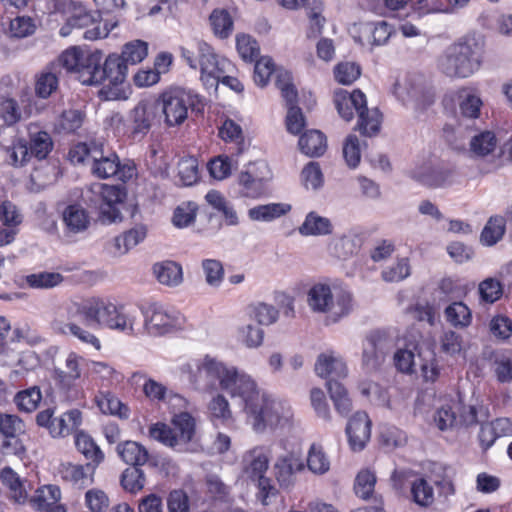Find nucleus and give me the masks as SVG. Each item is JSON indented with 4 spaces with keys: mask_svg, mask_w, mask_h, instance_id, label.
<instances>
[{
    "mask_svg": "<svg viewBox=\"0 0 512 512\" xmlns=\"http://www.w3.org/2000/svg\"><path fill=\"white\" fill-rule=\"evenodd\" d=\"M138 320L139 309L91 298L60 308L51 322V329L57 335L74 337L82 344L99 350L100 340L90 329L108 328L128 336H139Z\"/></svg>",
    "mask_w": 512,
    "mask_h": 512,
    "instance_id": "obj_1",
    "label": "nucleus"
},
{
    "mask_svg": "<svg viewBox=\"0 0 512 512\" xmlns=\"http://www.w3.org/2000/svg\"><path fill=\"white\" fill-rule=\"evenodd\" d=\"M180 373L195 390L209 392L218 387L232 398H239L250 375L234 366H227L209 356L193 359L180 366Z\"/></svg>",
    "mask_w": 512,
    "mask_h": 512,
    "instance_id": "obj_2",
    "label": "nucleus"
},
{
    "mask_svg": "<svg viewBox=\"0 0 512 512\" xmlns=\"http://www.w3.org/2000/svg\"><path fill=\"white\" fill-rule=\"evenodd\" d=\"M239 399L253 430L257 433L264 432L266 428L288 426L293 417L292 408L288 403L274 399L261 391L252 377Z\"/></svg>",
    "mask_w": 512,
    "mask_h": 512,
    "instance_id": "obj_3",
    "label": "nucleus"
},
{
    "mask_svg": "<svg viewBox=\"0 0 512 512\" xmlns=\"http://www.w3.org/2000/svg\"><path fill=\"white\" fill-rule=\"evenodd\" d=\"M484 41L481 36L468 34L450 44L438 58V68L451 78H467L481 67Z\"/></svg>",
    "mask_w": 512,
    "mask_h": 512,
    "instance_id": "obj_4",
    "label": "nucleus"
},
{
    "mask_svg": "<svg viewBox=\"0 0 512 512\" xmlns=\"http://www.w3.org/2000/svg\"><path fill=\"white\" fill-rule=\"evenodd\" d=\"M334 102L339 115L345 121H350L354 111L357 112V129L362 135L372 137L379 133L382 115L377 108H367L366 97L362 91L354 90L349 93L346 90H340L335 94Z\"/></svg>",
    "mask_w": 512,
    "mask_h": 512,
    "instance_id": "obj_5",
    "label": "nucleus"
},
{
    "mask_svg": "<svg viewBox=\"0 0 512 512\" xmlns=\"http://www.w3.org/2000/svg\"><path fill=\"white\" fill-rule=\"evenodd\" d=\"M161 111L165 126L172 128L182 125L188 112H201L204 109L202 97L190 89L171 87L162 92L156 102Z\"/></svg>",
    "mask_w": 512,
    "mask_h": 512,
    "instance_id": "obj_6",
    "label": "nucleus"
},
{
    "mask_svg": "<svg viewBox=\"0 0 512 512\" xmlns=\"http://www.w3.org/2000/svg\"><path fill=\"white\" fill-rule=\"evenodd\" d=\"M307 303L313 312L327 313L328 319L335 323L352 310V295L349 291L337 289L335 286L332 292L329 284L319 282L310 288Z\"/></svg>",
    "mask_w": 512,
    "mask_h": 512,
    "instance_id": "obj_7",
    "label": "nucleus"
},
{
    "mask_svg": "<svg viewBox=\"0 0 512 512\" xmlns=\"http://www.w3.org/2000/svg\"><path fill=\"white\" fill-rule=\"evenodd\" d=\"M139 335L162 336L173 332L182 325V315L165 306L152 303L139 309Z\"/></svg>",
    "mask_w": 512,
    "mask_h": 512,
    "instance_id": "obj_8",
    "label": "nucleus"
},
{
    "mask_svg": "<svg viewBox=\"0 0 512 512\" xmlns=\"http://www.w3.org/2000/svg\"><path fill=\"white\" fill-rule=\"evenodd\" d=\"M394 346V337L388 331H371L363 342V367L367 371H376L379 369Z\"/></svg>",
    "mask_w": 512,
    "mask_h": 512,
    "instance_id": "obj_9",
    "label": "nucleus"
},
{
    "mask_svg": "<svg viewBox=\"0 0 512 512\" xmlns=\"http://www.w3.org/2000/svg\"><path fill=\"white\" fill-rule=\"evenodd\" d=\"M198 58L203 84L208 89H217L219 78L230 70L231 62L218 56L214 49L204 42L198 44Z\"/></svg>",
    "mask_w": 512,
    "mask_h": 512,
    "instance_id": "obj_10",
    "label": "nucleus"
},
{
    "mask_svg": "<svg viewBox=\"0 0 512 512\" xmlns=\"http://www.w3.org/2000/svg\"><path fill=\"white\" fill-rule=\"evenodd\" d=\"M90 170L97 178L116 177L122 182L130 180L135 172L133 165L121 164L119 157L115 153L110 152L105 155L102 144L98 151L92 152Z\"/></svg>",
    "mask_w": 512,
    "mask_h": 512,
    "instance_id": "obj_11",
    "label": "nucleus"
},
{
    "mask_svg": "<svg viewBox=\"0 0 512 512\" xmlns=\"http://www.w3.org/2000/svg\"><path fill=\"white\" fill-rule=\"evenodd\" d=\"M395 94L404 102L411 103L416 111L423 112L435 101V92L420 75L409 76L402 88L395 87Z\"/></svg>",
    "mask_w": 512,
    "mask_h": 512,
    "instance_id": "obj_12",
    "label": "nucleus"
},
{
    "mask_svg": "<svg viewBox=\"0 0 512 512\" xmlns=\"http://www.w3.org/2000/svg\"><path fill=\"white\" fill-rule=\"evenodd\" d=\"M25 433L23 420L14 414L0 413V451L7 455H21L25 447L20 435Z\"/></svg>",
    "mask_w": 512,
    "mask_h": 512,
    "instance_id": "obj_13",
    "label": "nucleus"
},
{
    "mask_svg": "<svg viewBox=\"0 0 512 512\" xmlns=\"http://www.w3.org/2000/svg\"><path fill=\"white\" fill-rule=\"evenodd\" d=\"M81 362L83 358L75 352H69L65 358L64 368H55V379L60 389L67 393V398L76 400L82 397V392L76 385V380L81 376Z\"/></svg>",
    "mask_w": 512,
    "mask_h": 512,
    "instance_id": "obj_14",
    "label": "nucleus"
},
{
    "mask_svg": "<svg viewBox=\"0 0 512 512\" xmlns=\"http://www.w3.org/2000/svg\"><path fill=\"white\" fill-rule=\"evenodd\" d=\"M304 468L303 460L294 452L279 456L273 465L274 476L283 489L292 488L295 485L297 473Z\"/></svg>",
    "mask_w": 512,
    "mask_h": 512,
    "instance_id": "obj_15",
    "label": "nucleus"
},
{
    "mask_svg": "<svg viewBox=\"0 0 512 512\" xmlns=\"http://www.w3.org/2000/svg\"><path fill=\"white\" fill-rule=\"evenodd\" d=\"M412 178L429 188H442L455 182V170L444 166L426 165L415 169Z\"/></svg>",
    "mask_w": 512,
    "mask_h": 512,
    "instance_id": "obj_16",
    "label": "nucleus"
},
{
    "mask_svg": "<svg viewBox=\"0 0 512 512\" xmlns=\"http://www.w3.org/2000/svg\"><path fill=\"white\" fill-rule=\"evenodd\" d=\"M346 434L353 451L364 449L371 435V421L366 412L358 411L353 415L346 426Z\"/></svg>",
    "mask_w": 512,
    "mask_h": 512,
    "instance_id": "obj_17",
    "label": "nucleus"
},
{
    "mask_svg": "<svg viewBox=\"0 0 512 512\" xmlns=\"http://www.w3.org/2000/svg\"><path fill=\"white\" fill-rule=\"evenodd\" d=\"M271 450L267 446H255L242 456L244 472L252 480L265 476L268 470Z\"/></svg>",
    "mask_w": 512,
    "mask_h": 512,
    "instance_id": "obj_18",
    "label": "nucleus"
},
{
    "mask_svg": "<svg viewBox=\"0 0 512 512\" xmlns=\"http://www.w3.org/2000/svg\"><path fill=\"white\" fill-rule=\"evenodd\" d=\"M154 111L148 103L139 102L129 113L127 129L133 139H142L151 129Z\"/></svg>",
    "mask_w": 512,
    "mask_h": 512,
    "instance_id": "obj_19",
    "label": "nucleus"
},
{
    "mask_svg": "<svg viewBox=\"0 0 512 512\" xmlns=\"http://www.w3.org/2000/svg\"><path fill=\"white\" fill-rule=\"evenodd\" d=\"M315 372L321 378L339 381L348 374L346 363L334 352L321 353L315 363Z\"/></svg>",
    "mask_w": 512,
    "mask_h": 512,
    "instance_id": "obj_20",
    "label": "nucleus"
},
{
    "mask_svg": "<svg viewBox=\"0 0 512 512\" xmlns=\"http://www.w3.org/2000/svg\"><path fill=\"white\" fill-rule=\"evenodd\" d=\"M127 70L128 66L119 55H109L104 64H101L100 84L107 81L109 88L122 84L126 79Z\"/></svg>",
    "mask_w": 512,
    "mask_h": 512,
    "instance_id": "obj_21",
    "label": "nucleus"
},
{
    "mask_svg": "<svg viewBox=\"0 0 512 512\" xmlns=\"http://www.w3.org/2000/svg\"><path fill=\"white\" fill-rule=\"evenodd\" d=\"M74 74L84 85H100V71L102 53L100 51L87 52Z\"/></svg>",
    "mask_w": 512,
    "mask_h": 512,
    "instance_id": "obj_22",
    "label": "nucleus"
},
{
    "mask_svg": "<svg viewBox=\"0 0 512 512\" xmlns=\"http://www.w3.org/2000/svg\"><path fill=\"white\" fill-rule=\"evenodd\" d=\"M75 446L88 461L86 464L87 470L93 472L95 468L104 461L105 456L103 451L89 434L83 431L76 433Z\"/></svg>",
    "mask_w": 512,
    "mask_h": 512,
    "instance_id": "obj_23",
    "label": "nucleus"
},
{
    "mask_svg": "<svg viewBox=\"0 0 512 512\" xmlns=\"http://www.w3.org/2000/svg\"><path fill=\"white\" fill-rule=\"evenodd\" d=\"M103 194V217L109 222L120 220L121 212L118 206L122 204L126 198L125 189L119 185L104 184Z\"/></svg>",
    "mask_w": 512,
    "mask_h": 512,
    "instance_id": "obj_24",
    "label": "nucleus"
},
{
    "mask_svg": "<svg viewBox=\"0 0 512 512\" xmlns=\"http://www.w3.org/2000/svg\"><path fill=\"white\" fill-rule=\"evenodd\" d=\"M118 456L130 467H140L149 458L147 449L140 443L132 440L120 442L116 447Z\"/></svg>",
    "mask_w": 512,
    "mask_h": 512,
    "instance_id": "obj_25",
    "label": "nucleus"
},
{
    "mask_svg": "<svg viewBox=\"0 0 512 512\" xmlns=\"http://www.w3.org/2000/svg\"><path fill=\"white\" fill-rule=\"evenodd\" d=\"M298 231L302 236H326L332 233L333 225L329 218L311 211L306 215Z\"/></svg>",
    "mask_w": 512,
    "mask_h": 512,
    "instance_id": "obj_26",
    "label": "nucleus"
},
{
    "mask_svg": "<svg viewBox=\"0 0 512 512\" xmlns=\"http://www.w3.org/2000/svg\"><path fill=\"white\" fill-rule=\"evenodd\" d=\"M173 429L181 447V451L187 450V445L195 434V419L188 412L175 413L172 418Z\"/></svg>",
    "mask_w": 512,
    "mask_h": 512,
    "instance_id": "obj_27",
    "label": "nucleus"
},
{
    "mask_svg": "<svg viewBox=\"0 0 512 512\" xmlns=\"http://www.w3.org/2000/svg\"><path fill=\"white\" fill-rule=\"evenodd\" d=\"M0 480L9 490V497L15 503L24 504L28 500V493L25 483L20 479L17 473L6 466L0 470Z\"/></svg>",
    "mask_w": 512,
    "mask_h": 512,
    "instance_id": "obj_28",
    "label": "nucleus"
},
{
    "mask_svg": "<svg viewBox=\"0 0 512 512\" xmlns=\"http://www.w3.org/2000/svg\"><path fill=\"white\" fill-rule=\"evenodd\" d=\"M301 152L309 157H320L327 149L325 135L319 130H309L298 141Z\"/></svg>",
    "mask_w": 512,
    "mask_h": 512,
    "instance_id": "obj_29",
    "label": "nucleus"
},
{
    "mask_svg": "<svg viewBox=\"0 0 512 512\" xmlns=\"http://www.w3.org/2000/svg\"><path fill=\"white\" fill-rule=\"evenodd\" d=\"M156 279L163 285L178 286L183 281V272L180 264L174 261H162L153 265Z\"/></svg>",
    "mask_w": 512,
    "mask_h": 512,
    "instance_id": "obj_30",
    "label": "nucleus"
},
{
    "mask_svg": "<svg viewBox=\"0 0 512 512\" xmlns=\"http://www.w3.org/2000/svg\"><path fill=\"white\" fill-rule=\"evenodd\" d=\"M290 210V204L269 203L250 208L248 210V216L253 221L271 222L287 214Z\"/></svg>",
    "mask_w": 512,
    "mask_h": 512,
    "instance_id": "obj_31",
    "label": "nucleus"
},
{
    "mask_svg": "<svg viewBox=\"0 0 512 512\" xmlns=\"http://www.w3.org/2000/svg\"><path fill=\"white\" fill-rule=\"evenodd\" d=\"M483 102L473 90L465 88L458 92V106L460 115L466 119H476L480 115Z\"/></svg>",
    "mask_w": 512,
    "mask_h": 512,
    "instance_id": "obj_32",
    "label": "nucleus"
},
{
    "mask_svg": "<svg viewBox=\"0 0 512 512\" xmlns=\"http://www.w3.org/2000/svg\"><path fill=\"white\" fill-rule=\"evenodd\" d=\"M63 221L70 232L80 233L89 227L90 217L84 208L74 204L65 208Z\"/></svg>",
    "mask_w": 512,
    "mask_h": 512,
    "instance_id": "obj_33",
    "label": "nucleus"
},
{
    "mask_svg": "<svg viewBox=\"0 0 512 512\" xmlns=\"http://www.w3.org/2000/svg\"><path fill=\"white\" fill-rule=\"evenodd\" d=\"M86 469V466L83 465L72 464L70 462L61 463L58 468V475L73 486L83 488L92 481Z\"/></svg>",
    "mask_w": 512,
    "mask_h": 512,
    "instance_id": "obj_34",
    "label": "nucleus"
},
{
    "mask_svg": "<svg viewBox=\"0 0 512 512\" xmlns=\"http://www.w3.org/2000/svg\"><path fill=\"white\" fill-rule=\"evenodd\" d=\"M469 146V151L473 156L484 157L495 150L497 139L494 132L481 131L471 137Z\"/></svg>",
    "mask_w": 512,
    "mask_h": 512,
    "instance_id": "obj_35",
    "label": "nucleus"
},
{
    "mask_svg": "<svg viewBox=\"0 0 512 512\" xmlns=\"http://www.w3.org/2000/svg\"><path fill=\"white\" fill-rule=\"evenodd\" d=\"M61 498V491L56 485H44L39 487L34 496L30 499L31 506L38 511H44L51 505L58 503Z\"/></svg>",
    "mask_w": 512,
    "mask_h": 512,
    "instance_id": "obj_36",
    "label": "nucleus"
},
{
    "mask_svg": "<svg viewBox=\"0 0 512 512\" xmlns=\"http://www.w3.org/2000/svg\"><path fill=\"white\" fill-rule=\"evenodd\" d=\"M0 119L8 127L23 119V111L17 100L9 94L0 93Z\"/></svg>",
    "mask_w": 512,
    "mask_h": 512,
    "instance_id": "obj_37",
    "label": "nucleus"
},
{
    "mask_svg": "<svg viewBox=\"0 0 512 512\" xmlns=\"http://www.w3.org/2000/svg\"><path fill=\"white\" fill-rule=\"evenodd\" d=\"M82 423V413L78 409H71L58 417V428H53V438L66 437L75 432Z\"/></svg>",
    "mask_w": 512,
    "mask_h": 512,
    "instance_id": "obj_38",
    "label": "nucleus"
},
{
    "mask_svg": "<svg viewBox=\"0 0 512 512\" xmlns=\"http://www.w3.org/2000/svg\"><path fill=\"white\" fill-rule=\"evenodd\" d=\"M208 416L214 424H225L232 419V411L226 397L222 394L214 395L207 406Z\"/></svg>",
    "mask_w": 512,
    "mask_h": 512,
    "instance_id": "obj_39",
    "label": "nucleus"
},
{
    "mask_svg": "<svg viewBox=\"0 0 512 512\" xmlns=\"http://www.w3.org/2000/svg\"><path fill=\"white\" fill-rule=\"evenodd\" d=\"M446 320L455 328H467L472 322V313L463 302H453L445 308Z\"/></svg>",
    "mask_w": 512,
    "mask_h": 512,
    "instance_id": "obj_40",
    "label": "nucleus"
},
{
    "mask_svg": "<svg viewBox=\"0 0 512 512\" xmlns=\"http://www.w3.org/2000/svg\"><path fill=\"white\" fill-rule=\"evenodd\" d=\"M326 386L334 407L339 414L347 416L352 408L347 390L339 381L327 380Z\"/></svg>",
    "mask_w": 512,
    "mask_h": 512,
    "instance_id": "obj_41",
    "label": "nucleus"
},
{
    "mask_svg": "<svg viewBox=\"0 0 512 512\" xmlns=\"http://www.w3.org/2000/svg\"><path fill=\"white\" fill-rule=\"evenodd\" d=\"M413 501L421 507H429L434 502V489L422 477H417L409 482Z\"/></svg>",
    "mask_w": 512,
    "mask_h": 512,
    "instance_id": "obj_42",
    "label": "nucleus"
},
{
    "mask_svg": "<svg viewBox=\"0 0 512 512\" xmlns=\"http://www.w3.org/2000/svg\"><path fill=\"white\" fill-rule=\"evenodd\" d=\"M209 22L213 33L221 39L228 38L233 31V20L225 9L213 10Z\"/></svg>",
    "mask_w": 512,
    "mask_h": 512,
    "instance_id": "obj_43",
    "label": "nucleus"
},
{
    "mask_svg": "<svg viewBox=\"0 0 512 512\" xmlns=\"http://www.w3.org/2000/svg\"><path fill=\"white\" fill-rule=\"evenodd\" d=\"M97 405L104 414L115 415L121 419L129 417V408L110 392L101 393L97 397Z\"/></svg>",
    "mask_w": 512,
    "mask_h": 512,
    "instance_id": "obj_44",
    "label": "nucleus"
},
{
    "mask_svg": "<svg viewBox=\"0 0 512 512\" xmlns=\"http://www.w3.org/2000/svg\"><path fill=\"white\" fill-rule=\"evenodd\" d=\"M120 484L126 492L136 494L145 487L146 475L140 467H128L121 474Z\"/></svg>",
    "mask_w": 512,
    "mask_h": 512,
    "instance_id": "obj_45",
    "label": "nucleus"
},
{
    "mask_svg": "<svg viewBox=\"0 0 512 512\" xmlns=\"http://www.w3.org/2000/svg\"><path fill=\"white\" fill-rule=\"evenodd\" d=\"M149 436L165 446L182 452L176 437V431L165 423L157 422L152 424L149 428Z\"/></svg>",
    "mask_w": 512,
    "mask_h": 512,
    "instance_id": "obj_46",
    "label": "nucleus"
},
{
    "mask_svg": "<svg viewBox=\"0 0 512 512\" xmlns=\"http://www.w3.org/2000/svg\"><path fill=\"white\" fill-rule=\"evenodd\" d=\"M363 32L368 35V41L373 46H381L387 43L392 35V26L386 21L366 23Z\"/></svg>",
    "mask_w": 512,
    "mask_h": 512,
    "instance_id": "obj_47",
    "label": "nucleus"
},
{
    "mask_svg": "<svg viewBox=\"0 0 512 512\" xmlns=\"http://www.w3.org/2000/svg\"><path fill=\"white\" fill-rule=\"evenodd\" d=\"M58 88V77L55 65H51L48 70L41 72L35 84V92L40 98H48Z\"/></svg>",
    "mask_w": 512,
    "mask_h": 512,
    "instance_id": "obj_48",
    "label": "nucleus"
},
{
    "mask_svg": "<svg viewBox=\"0 0 512 512\" xmlns=\"http://www.w3.org/2000/svg\"><path fill=\"white\" fill-rule=\"evenodd\" d=\"M28 148L32 156L38 160L45 159L53 148L51 136L45 131L30 135Z\"/></svg>",
    "mask_w": 512,
    "mask_h": 512,
    "instance_id": "obj_49",
    "label": "nucleus"
},
{
    "mask_svg": "<svg viewBox=\"0 0 512 512\" xmlns=\"http://www.w3.org/2000/svg\"><path fill=\"white\" fill-rule=\"evenodd\" d=\"M26 283L34 289H51L60 285L64 277L58 272H38L26 276Z\"/></svg>",
    "mask_w": 512,
    "mask_h": 512,
    "instance_id": "obj_50",
    "label": "nucleus"
},
{
    "mask_svg": "<svg viewBox=\"0 0 512 512\" xmlns=\"http://www.w3.org/2000/svg\"><path fill=\"white\" fill-rule=\"evenodd\" d=\"M505 233V221L502 217H491L481 232V242L493 246L502 239Z\"/></svg>",
    "mask_w": 512,
    "mask_h": 512,
    "instance_id": "obj_51",
    "label": "nucleus"
},
{
    "mask_svg": "<svg viewBox=\"0 0 512 512\" xmlns=\"http://www.w3.org/2000/svg\"><path fill=\"white\" fill-rule=\"evenodd\" d=\"M239 185L241 186V194L249 198H259L268 191V184L261 179H254L249 173H240Z\"/></svg>",
    "mask_w": 512,
    "mask_h": 512,
    "instance_id": "obj_52",
    "label": "nucleus"
},
{
    "mask_svg": "<svg viewBox=\"0 0 512 512\" xmlns=\"http://www.w3.org/2000/svg\"><path fill=\"white\" fill-rule=\"evenodd\" d=\"M42 399V394L38 386L30 387L20 391L15 395L14 401L21 411H34Z\"/></svg>",
    "mask_w": 512,
    "mask_h": 512,
    "instance_id": "obj_53",
    "label": "nucleus"
},
{
    "mask_svg": "<svg viewBox=\"0 0 512 512\" xmlns=\"http://www.w3.org/2000/svg\"><path fill=\"white\" fill-rule=\"evenodd\" d=\"M220 137L225 141H235V152H232V156L238 157L243 153L245 147L244 144L239 142L242 139V129L231 119L224 121L219 129Z\"/></svg>",
    "mask_w": 512,
    "mask_h": 512,
    "instance_id": "obj_54",
    "label": "nucleus"
},
{
    "mask_svg": "<svg viewBox=\"0 0 512 512\" xmlns=\"http://www.w3.org/2000/svg\"><path fill=\"white\" fill-rule=\"evenodd\" d=\"M279 316L278 310L271 304L259 302L250 307V317L259 325L274 324Z\"/></svg>",
    "mask_w": 512,
    "mask_h": 512,
    "instance_id": "obj_55",
    "label": "nucleus"
},
{
    "mask_svg": "<svg viewBox=\"0 0 512 512\" xmlns=\"http://www.w3.org/2000/svg\"><path fill=\"white\" fill-rule=\"evenodd\" d=\"M308 469L314 474H324L330 468V461L324 453L322 447L311 445L307 456Z\"/></svg>",
    "mask_w": 512,
    "mask_h": 512,
    "instance_id": "obj_56",
    "label": "nucleus"
},
{
    "mask_svg": "<svg viewBox=\"0 0 512 512\" xmlns=\"http://www.w3.org/2000/svg\"><path fill=\"white\" fill-rule=\"evenodd\" d=\"M147 53V43L141 40H135L125 44L122 54L119 56L128 66V64L135 65L141 62L147 56Z\"/></svg>",
    "mask_w": 512,
    "mask_h": 512,
    "instance_id": "obj_57",
    "label": "nucleus"
},
{
    "mask_svg": "<svg viewBox=\"0 0 512 512\" xmlns=\"http://www.w3.org/2000/svg\"><path fill=\"white\" fill-rule=\"evenodd\" d=\"M101 144L96 142L78 143L74 145L69 151V159L73 164H88L92 163V152L98 151Z\"/></svg>",
    "mask_w": 512,
    "mask_h": 512,
    "instance_id": "obj_58",
    "label": "nucleus"
},
{
    "mask_svg": "<svg viewBox=\"0 0 512 512\" xmlns=\"http://www.w3.org/2000/svg\"><path fill=\"white\" fill-rule=\"evenodd\" d=\"M202 270L206 283L211 287H219L224 279V268L221 261L217 259H204Z\"/></svg>",
    "mask_w": 512,
    "mask_h": 512,
    "instance_id": "obj_59",
    "label": "nucleus"
},
{
    "mask_svg": "<svg viewBox=\"0 0 512 512\" xmlns=\"http://www.w3.org/2000/svg\"><path fill=\"white\" fill-rule=\"evenodd\" d=\"M481 301L492 304L499 300L503 294L501 282L495 278H486L478 287Z\"/></svg>",
    "mask_w": 512,
    "mask_h": 512,
    "instance_id": "obj_60",
    "label": "nucleus"
},
{
    "mask_svg": "<svg viewBox=\"0 0 512 512\" xmlns=\"http://www.w3.org/2000/svg\"><path fill=\"white\" fill-rule=\"evenodd\" d=\"M87 52H84L78 47H71L59 56L57 64H54L55 67H63L69 73H75L77 69H79L80 63H82V59L86 55Z\"/></svg>",
    "mask_w": 512,
    "mask_h": 512,
    "instance_id": "obj_61",
    "label": "nucleus"
},
{
    "mask_svg": "<svg viewBox=\"0 0 512 512\" xmlns=\"http://www.w3.org/2000/svg\"><path fill=\"white\" fill-rule=\"evenodd\" d=\"M10 33L15 38H25L35 33L37 25L30 16H17L10 21Z\"/></svg>",
    "mask_w": 512,
    "mask_h": 512,
    "instance_id": "obj_62",
    "label": "nucleus"
},
{
    "mask_svg": "<svg viewBox=\"0 0 512 512\" xmlns=\"http://www.w3.org/2000/svg\"><path fill=\"white\" fill-rule=\"evenodd\" d=\"M236 48L244 61L252 62L260 52L257 41L250 35L242 34L236 37Z\"/></svg>",
    "mask_w": 512,
    "mask_h": 512,
    "instance_id": "obj_63",
    "label": "nucleus"
},
{
    "mask_svg": "<svg viewBox=\"0 0 512 512\" xmlns=\"http://www.w3.org/2000/svg\"><path fill=\"white\" fill-rule=\"evenodd\" d=\"M178 175L183 185L190 186L198 180V161L194 157L182 158L178 163Z\"/></svg>",
    "mask_w": 512,
    "mask_h": 512,
    "instance_id": "obj_64",
    "label": "nucleus"
}]
</instances>
